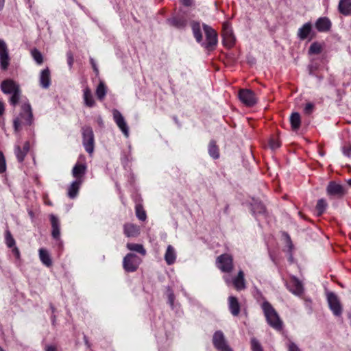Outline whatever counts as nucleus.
I'll return each mask as SVG.
<instances>
[{
    "label": "nucleus",
    "mask_w": 351,
    "mask_h": 351,
    "mask_svg": "<svg viewBox=\"0 0 351 351\" xmlns=\"http://www.w3.org/2000/svg\"><path fill=\"white\" fill-rule=\"evenodd\" d=\"M10 64V58L6 44L0 40V65L3 70H6Z\"/></svg>",
    "instance_id": "dca6fc26"
},
{
    "label": "nucleus",
    "mask_w": 351,
    "mask_h": 351,
    "mask_svg": "<svg viewBox=\"0 0 351 351\" xmlns=\"http://www.w3.org/2000/svg\"><path fill=\"white\" fill-rule=\"evenodd\" d=\"M20 85L15 81L8 79L2 82L1 88H19Z\"/></svg>",
    "instance_id": "4c0bfd02"
},
{
    "label": "nucleus",
    "mask_w": 351,
    "mask_h": 351,
    "mask_svg": "<svg viewBox=\"0 0 351 351\" xmlns=\"http://www.w3.org/2000/svg\"><path fill=\"white\" fill-rule=\"evenodd\" d=\"M327 298L330 308L334 315L340 316L342 313V306L337 296L333 293H330L328 294Z\"/></svg>",
    "instance_id": "f8f14e48"
},
{
    "label": "nucleus",
    "mask_w": 351,
    "mask_h": 351,
    "mask_svg": "<svg viewBox=\"0 0 351 351\" xmlns=\"http://www.w3.org/2000/svg\"><path fill=\"white\" fill-rule=\"evenodd\" d=\"M322 49L323 46L321 43L318 42H314L311 45L308 52L309 55L319 54Z\"/></svg>",
    "instance_id": "f704fd0d"
},
{
    "label": "nucleus",
    "mask_w": 351,
    "mask_h": 351,
    "mask_svg": "<svg viewBox=\"0 0 351 351\" xmlns=\"http://www.w3.org/2000/svg\"><path fill=\"white\" fill-rule=\"evenodd\" d=\"M313 109H314V105L312 103H307L305 105L304 111L305 114H310L313 112Z\"/></svg>",
    "instance_id": "c03bdc74"
},
{
    "label": "nucleus",
    "mask_w": 351,
    "mask_h": 351,
    "mask_svg": "<svg viewBox=\"0 0 351 351\" xmlns=\"http://www.w3.org/2000/svg\"><path fill=\"white\" fill-rule=\"evenodd\" d=\"M123 232L127 237H137L141 232L140 227L132 223H126L123 226Z\"/></svg>",
    "instance_id": "a211bd4d"
},
{
    "label": "nucleus",
    "mask_w": 351,
    "mask_h": 351,
    "mask_svg": "<svg viewBox=\"0 0 351 351\" xmlns=\"http://www.w3.org/2000/svg\"><path fill=\"white\" fill-rule=\"evenodd\" d=\"M82 135V144L85 150L92 156L95 149V136L92 128L84 125L81 129Z\"/></svg>",
    "instance_id": "7ed1b4c3"
},
{
    "label": "nucleus",
    "mask_w": 351,
    "mask_h": 351,
    "mask_svg": "<svg viewBox=\"0 0 351 351\" xmlns=\"http://www.w3.org/2000/svg\"><path fill=\"white\" fill-rule=\"evenodd\" d=\"M269 145L271 149H275L280 146V142L277 136H273L269 141Z\"/></svg>",
    "instance_id": "ea45409f"
},
{
    "label": "nucleus",
    "mask_w": 351,
    "mask_h": 351,
    "mask_svg": "<svg viewBox=\"0 0 351 351\" xmlns=\"http://www.w3.org/2000/svg\"><path fill=\"white\" fill-rule=\"evenodd\" d=\"M66 57H67L68 64L71 67L72 66V64H73V53L71 51H68L67 53H66Z\"/></svg>",
    "instance_id": "09e8293b"
},
{
    "label": "nucleus",
    "mask_w": 351,
    "mask_h": 351,
    "mask_svg": "<svg viewBox=\"0 0 351 351\" xmlns=\"http://www.w3.org/2000/svg\"><path fill=\"white\" fill-rule=\"evenodd\" d=\"M6 162L4 154L0 151V173L2 174L6 171Z\"/></svg>",
    "instance_id": "a19ab883"
},
{
    "label": "nucleus",
    "mask_w": 351,
    "mask_h": 351,
    "mask_svg": "<svg viewBox=\"0 0 351 351\" xmlns=\"http://www.w3.org/2000/svg\"><path fill=\"white\" fill-rule=\"evenodd\" d=\"M126 247L129 250L136 252L143 256L146 255L147 252L142 244L128 243Z\"/></svg>",
    "instance_id": "c756f323"
},
{
    "label": "nucleus",
    "mask_w": 351,
    "mask_h": 351,
    "mask_svg": "<svg viewBox=\"0 0 351 351\" xmlns=\"http://www.w3.org/2000/svg\"><path fill=\"white\" fill-rule=\"evenodd\" d=\"M90 63L92 64V66L93 68L94 71L96 73V74H98L99 70H98V69L97 67V65H96V64L95 62V60H93V58H90Z\"/></svg>",
    "instance_id": "603ef678"
},
{
    "label": "nucleus",
    "mask_w": 351,
    "mask_h": 351,
    "mask_svg": "<svg viewBox=\"0 0 351 351\" xmlns=\"http://www.w3.org/2000/svg\"><path fill=\"white\" fill-rule=\"evenodd\" d=\"M223 279L228 286L232 285L237 291H241L245 288L244 272L242 270H240L237 276L232 278H230L228 276H225Z\"/></svg>",
    "instance_id": "6e6552de"
},
{
    "label": "nucleus",
    "mask_w": 351,
    "mask_h": 351,
    "mask_svg": "<svg viewBox=\"0 0 351 351\" xmlns=\"http://www.w3.org/2000/svg\"><path fill=\"white\" fill-rule=\"evenodd\" d=\"M203 29L205 32L206 43L202 45L208 50H213L217 43V34L210 26L204 24Z\"/></svg>",
    "instance_id": "0eeeda50"
},
{
    "label": "nucleus",
    "mask_w": 351,
    "mask_h": 351,
    "mask_svg": "<svg viewBox=\"0 0 351 351\" xmlns=\"http://www.w3.org/2000/svg\"><path fill=\"white\" fill-rule=\"evenodd\" d=\"M265 316L267 323L275 330L280 331L283 328V322L276 310L267 302H265Z\"/></svg>",
    "instance_id": "f03ea898"
},
{
    "label": "nucleus",
    "mask_w": 351,
    "mask_h": 351,
    "mask_svg": "<svg viewBox=\"0 0 351 351\" xmlns=\"http://www.w3.org/2000/svg\"><path fill=\"white\" fill-rule=\"evenodd\" d=\"M0 351H4L1 346H0Z\"/></svg>",
    "instance_id": "e2e57ef3"
},
{
    "label": "nucleus",
    "mask_w": 351,
    "mask_h": 351,
    "mask_svg": "<svg viewBox=\"0 0 351 351\" xmlns=\"http://www.w3.org/2000/svg\"><path fill=\"white\" fill-rule=\"evenodd\" d=\"M216 266L222 272L230 273L234 269L233 258L229 254H223L216 259Z\"/></svg>",
    "instance_id": "423d86ee"
},
{
    "label": "nucleus",
    "mask_w": 351,
    "mask_h": 351,
    "mask_svg": "<svg viewBox=\"0 0 351 351\" xmlns=\"http://www.w3.org/2000/svg\"><path fill=\"white\" fill-rule=\"evenodd\" d=\"M291 126L293 130H298L301 125V117L298 112H293L290 117Z\"/></svg>",
    "instance_id": "cd10ccee"
},
{
    "label": "nucleus",
    "mask_w": 351,
    "mask_h": 351,
    "mask_svg": "<svg viewBox=\"0 0 351 351\" xmlns=\"http://www.w3.org/2000/svg\"><path fill=\"white\" fill-rule=\"evenodd\" d=\"M5 113V105L4 104L0 101V117L3 115Z\"/></svg>",
    "instance_id": "864d4df0"
},
{
    "label": "nucleus",
    "mask_w": 351,
    "mask_h": 351,
    "mask_svg": "<svg viewBox=\"0 0 351 351\" xmlns=\"http://www.w3.org/2000/svg\"><path fill=\"white\" fill-rule=\"evenodd\" d=\"M208 153L214 159H217L219 157V149L217 145L216 141L214 140H211L209 143Z\"/></svg>",
    "instance_id": "c85d7f7f"
},
{
    "label": "nucleus",
    "mask_w": 351,
    "mask_h": 351,
    "mask_svg": "<svg viewBox=\"0 0 351 351\" xmlns=\"http://www.w3.org/2000/svg\"><path fill=\"white\" fill-rule=\"evenodd\" d=\"M326 207L327 203L326 200H324V199H319L316 205V211L317 212V215H322L326 210Z\"/></svg>",
    "instance_id": "e433bc0d"
},
{
    "label": "nucleus",
    "mask_w": 351,
    "mask_h": 351,
    "mask_svg": "<svg viewBox=\"0 0 351 351\" xmlns=\"http://www.w3.org/2000/svg\"><path fill=\"white\" fill-rule=\"evenodd\" d=\"M82 183V180H75L70 185L68 189V195L70 198L73 199L77 196Z\"/></svg>",
    "instance_id": "bb28decb"
},
{
    "label": "nucleus",
    "mask_w": 351,
    "mask_h": 351,
    "mask_svg": "<svg viewBox=\"0 0 351 351\" xmlns=\"http://www.w3.org/2000/svg\"><path fill=\"white\" fill-rule=\"evenodd\" d=\"M315 27L319 32H328L331 27V23L328 18L321 17L317 20Z\"/></svg>",
    "instance_id": "aec40b11"
},
{
    "label": "nucleus",
    "mask_w": 351,
    "mask_h": 351,
    "mask_svg": "<svg viewBox=\"0 0 351 351\" xmlns=\"http://www.w3.org/2000/svg\"><path fill=\"white\" fill-rule=\"evenodd\" d=\"M169 23L176 28H184L186 25V21L183 18H172L168 20Z\"/></svg>",
    "instance_id": "2f4dec72"
},
{
    "label": "nucleus",
    "mask_w": 351,
    "mask_h": 351,
    "mask_svg": "<svg viewBox=\"0 0 351 351\" xmlns=\"http://www.w3.org/2000/svg\"><path fill=\"white\" fill-rule=\"evenodd\" d=\"M136 215L141 221H145L147 219L146 212L142 204H138L135 206Z\"/></svg>",
    "instance_id": "c9c22d12"
},
{
    "label": "nucleus",
    "mask_w": 351,
    "mask_h": 351,
    "mask_svg": "<svg viewBox=\"0 0 351 351\" xmlns=\"http://www.w3.org/2000/svg\"><path fill=\"white\" fill-rule=\"evenodd\" d=\"M142 262V259L133 253H128L123 258V267L128 273L136 271Z\"/></svg>",
    "instance_id": "39448f33"
},
{
    "label": "nucleus",
    "mask_w": 351,
    "mask_h": 351,
    "mask_svg": "<svg viewBox=\"0 0 351 351\" xmlns=\"http://www.w3.org/2000/svg\"><path fill=\"white\" fill-rule=\"evenodd\" d=\"M39 257L41 262L47 267H49L52 265L51 256L47 250L40 248L39 250Z\"/></svg>",
    "instance_id": "393cba45"
},
{
    "label": "nucleus",
    "mask_w": 351,
    "mask_h": 351,
    "mask_svg": "<svg viewBox=\"0 0 351 351\" xmlns=\"http://www.w3.org/2000/svg\"><path fill=\"white\" fill-rule=\"evenodd\" d=\"M288 351H301L299 347L291 340H289L286 343Z\"/></svg>",
    "instance_id": "37998d69"
},
{
    "label": "nucleus",
    "mask_w": 351,
    "mask_h": 351,
    "mask_svg": "<svg viewBox=\"0 0 351 351\" xmlns=\"http://www.w3.org/2000/svg\"><path fill=\"white\" fill-rule=\"evenodd\" d=\"M343 154L347 156H350L351 155V147H343Z\"/></svg>",
    "instance_id": "3c124183"
},
{
    "label": "nucleus",
    "mask_w": 351,
    "mask_h": 351,
    "mask_svg": "<svg viewBox=\"0 0 351 351\" xmlns=\"http://www.w3.org/2000/svg\"><path fill=\"white\" fill-rule=\"evenodd\" d=\"M339 12L345 16L351 14V0H340L338 5Z\"/></svg>",
    "instance_id": "5701e85b"
},
{
    "label": "nucleus",
    "mask_w": 351,
    "mask_h": 351,
    "mask_svg": "<svg viewBox=\"0 0 351 351\" xmlns=\"http://www.w3.org/2000/svg\"><path fill=\"white\" fill-rule=\"evenodd\" d=\"M84 99L86 106L89 108L93 107L95 104L93 94L91 92L90 89H85L84 93Z\"/></svg>",
    "instance_id": "7c9ffc66"
},
{
    "label": "nucleus",
    "mask_w": 351,
    "mask_h": 351,
    "mask_svg": "<svg viewBox=\"0 0 351 351\" xmlns=\"http://www.w3.org/2000/svg\"><path fill=\"white\" fill-rule=\"evenodd\" d=\"M213 343L218 351H226L230 348L221 331H217L215 332L213 337Z\"/></svg>",
    "instance_id": "9d476101"
},
{
    "label": "nucleus",
    "mask_w": 351,
    "mask_h": 351,
    "mask_svg": "<svg viewBox=\"0 0 351 351\" xmlns=\"http://www.w3.org/2000/svg\"><path fill=\"white\" fill-rule=\"evenodd\" d=\"M55 318H56V315H53V322H54L55 321Z\"/></svg>",
    "instance_id": "680f3d73"
},
{
    "label": "nucleus",
    "mask_w": 351,
    "mask_h": 351,
    "mask_svg": "<svg viewBox=\"0 0 351 351\" xmlns=\"http://www.w3.org/2000/svg\"><path fill=\"white\" fill-rule=\"evenodd\" d=\"M45 350V351H59L58 346L55 344L47 345Z\"/></svg>",
    "instance_id": "de8ad7c7"
},
{
    "label": "nucleus",
    "mask_w": 351,
    "mask_h": 351,
    "mask_svg": "<svg viewBox=\"0 0 351 351\" xmlns=\"http://www.w3.org/2000/svg\"><path fill=\"white\" fill-rule=\"evenodd\" d=\"M113 119L119 128L128 137L129 136V128L123 116L118 110H113Z\"/></svg>",
    "instance_id": "ddd939ff"
},
{
    "label": "nucleus",
    "mask_w": 351,
    "mask_h": 351,
    "mask_svg": "<svg viewBox=\"0 0 351 351\" xmlns=\"http://www.w3.org/2000/svg\"><path fill=\"white\" fill-rule=\"evenodd\" d=\"M50 221L51 224L52 231L51 235L52 237L56 239L58 242V245L60 247L62 246V241L60 240V223L58 218L54 215H50Z\"/></svg>",
    "instance_id": "9b49d317"
},
{
    "label": "nucleus",
    "mask_w": 351,
    "mask_h": 351,
    "mask_svg": "<svg viewBox=\"0 0 351 351\" xmlns=\"http://www.w3.org/2000/svg\"><path fill=\"white\" fill-rule=\"evenodd\" d=\"M261 306L263 308V303L261 304Z\"/></svg>",
    "instance_id": "338daca9"
},
{
    "label": "nucleus",
    "mask_w": 351,
    "mask_h": 351,
    "mask_svg": "<svg viewBox=\"0 0 351 351\" xmlns=\"http://www.w3.org/2000/svg\"><path fill=\"white\" fill-rule=\"evenodd\" d=\"M250 343L252 351H262V346L256 338H252Z\"/></svg>",
    "instance_id": "79ce46f5"
},
{
    "label": "nucleus",
    "mask_w": 351,
    "mask_h": 351,
    "mask_svg": "<svg viewBox=\"0 0 351 351\" xmlns=\"http://www.w3.org/2000/svg\"><path fill=\"white\" fill-rule=\"evenodd\" d=\"M47 204H48V205H51V203H49V201H47Z\"/></svg>",
    "instance_id": "69168bd1"
},
{
    "label": "nucleus",
    "mask_w": 351,
    "mask_h": 351,
    "mask_svg": "<svg viewBox=\"0 0 351 351\" xmlns=\"http://www.w3.org/2000/svg\"><path fill=\"white\" fill-rule=\"evenodd\" d=\"M96 95L99 100H102L106 95V89H96Z\"/></svg>",
    "instance_id": "49530a36"
},
{
    "label": "nucleus",
    "mask_w": 351,
    "mask_h": 351,
    "mask_svg": "<svg viewBox=\"0 0 351 351\" xmlns=\"http://www.w3.org/2000/svg\"><path fill=\"white\" fill-rule=\"evenodd\" d=\"M97 88H105L104 84L103 82H100Z\"/></svg>",
    "instance_id": "4d7b16f0"
},
{
    "label": "nucleus",
    "mask_w": 351,
    "mask_h": 351,
    "mask_svg": "<svg viewBox=\"0 0 351 351\" xmlns=\"http://www.w3.org/2000/svg\"><path fill=\"white\" fill-rule=\"evenodd\" d=\"M327 194L329 196H333L340 198L344 195L346 191L343 186L335 182H330L326 189Z\"/></svg>",
    "instance_id": "4468645a"
},
{
    "label": "nucleus",
    "mask_w": 351,
    "mask_h": 351,
    "mask_svg": "<svg viewBox=\"0 0 351 351\" xmlns=\"http://www.w3.org/2000/svg\"><path fill=\"white\" fill-rule=\"evenodd\" d=\"M31 53L34 60L36 62L37 64H41L43 63V55L37 49H32Z\"/></svg>",
    "instance_id": "58836bf2"
},
{
    "label": "nucleus",
    "mask_w": 351,
    "mask_h": 351,
    "mask_svg": "<svg viewBox=\"0 0 351 351\" xmlns=\"http://www.w3.org/2000/svg\"><path fill=\"white\" fill-rule=\"evenodd\" d=\"M47 204H48V205H51V203H49V201H47Z\"/></svg>",
    "instance_id": "0e129e2a"
},
{
    "label": "nucleus",
    "mask_w": 351,
    "mask_h": 351,
    "mask_svg": "<svg viewBox=\"0 0 351 351\" xmlns=\"http://www.w3.org/2000/svg\"><path fill=\"white\" fill-rule=\"evenodd\" d=\"M182 3L186 6H189L191 5V0H182Z\"/></svg>",
    "instance_id": "5fc2aeb1"
},
{
    "label": "nucleus",
    "mask_w": 351,
    "mask_h": 351,
    "mask_svg": "<svg viewBox=\"0 0 351 351\" xmlns=\"http://www.w3.org/2000/svg\"><path fill=\"white\" fill-rule=\"evenodd\" d=\"M239 101L246 107H253L258 101L256 94L252 89H239Z\"/></svg>",
    "instance_id": "20e7f679"
},
{
    "label": "nucleus",
    "mask_w": 351,
    "mask_h": 351,
    "mask_svg": "<svg viewBox=\"0 0 351 351\" xmlns=\"http://www.w3.org/2000/svg\"><path fill=\"white\" fill-rule=\"evenodd\" d=\"M176 259V254L173 247L171 245L167 246L165 254V260L167 265H173Z\"/></svg>",
    "instance_id": "b1692460"
},
{
    "label": "nucleus",
    "mask_w": 351,
    "mask_h": 351,
    "mask_svg": "<svg viewBox=\"0 0 351 351\" xmlns=\"http://www.w3.org/2000/svg\"><path fill=\"white\" fill-rule=\"evenodd\" d=\"M222 36L226 44L232 45L234 43V37L230 25L227 23H223L222 29Z\"/></svg>",
    "instance_id": "6ab92c4d"
},
{
    "label": "nucleus",
    "mask_w": 351,
    "mask_h": 351,
    "mask_svg": "<svg viewBox=\"0 0 351 351\" xmlns=\"http://www.w3.org/2000/svg\"><path fill=\"white\" fill-rule=\"evenodd\" d=\"M192 30L193 35L198 43L202 40V35L200 29V24L197 22L192 23Z\"/></svg>",
    "instance_id": "473e14b6"
},
{
    "label": "nucleus",
    "mask_w": 351,
    "mask_h": 351,
    "mask_svg": "<svg viewBox=\"0 0 351 351\" xmlns=\"http://www.w3.org/2000/svg\"><path fill=\"white\" fill-rule=\"evenodd\" d=\"M174 300H175V295H174L173 293H172V292L169 293L168 301L171 306H173Z\"/></svg>",
    "instance_id": "8fccbe9b"
},
{
    "label": "nucleus",
    "mask_w": 351,
    "mask_h": 351,
    "mask_svg": "<svg viewBox=\"0 0 351 351\" xmlns=\"http://www.w3.org/2000/svg\"><path fill=\"white\" fill-rule=\"evenodd\" d=\"M312 32V25L311 23L304 24L298 32V36L300 40L306 39Z\"/></svg>",
    "instance_id": "412c9836"
},
{
    "label": "nucleus",
    "mask_w": 351,
    "mask_h": 351,
    "mask_svg": "<svg viewBox=\"0 0 351 351\" xmlns=\"http://www.w3.org/2000/svg\"><path fill=\"white\" fill-rule=\"evenodd\" d=\"M348 183L350 186H351V179H350L348 181Z\"/></svg>",
    "instance_id": "bf43d9fd"
},
{
    "label": "nucleus",
    "mask_w": 351,
    "mask_h": 351,
    "mask_svg": "<svg viewBox=\"0 0 351 351\" xmlns=\"http://www.w3.org/2000/svg\"><path fill=\"white\" fill-rule=\"evenodd\" d=\"M5 243L8 248L16 245V241L8 228L5 231Z\"/></svg>",
    "instance_id": "72a5a7b5"
},
{
    "label": "nucleus",
    "mask_w": 351,
    "mask_h": 351,
    "mask_svg": "<svg viewBox=\"0 0 351 351\" xmlns=\"http://www.w3.org/2000/svg\"><path fill=\"white\" fill-rule=\"evenodd\" d=\"M87 166L85 162V157L81 155L77 163L73 168L72 174L76 180H82L86 174Z\"/></svg>",
    "instance_id": "1a4fd4ad"
},
{
    "label": "nucleus",
    "mask_w": 351,
    "mask_h": 351,
    "mask_svg": "<svg viewBox=\"0 0 351 351\" xmlns=\"http://www.w3.org/2000/svg\"><path fill=\"white\" fill-rule=\"evenodd\" d=\"M51 311H52V313H54V312L56 311L55 308L52 305H51Z\"/></svg>",
    "instance_id": "13d9d810"
},
{
    "label": "nucleus",
    "mask_w": 351,
    "mask_h": 351,
    "mask_svg": "<svg viewBox=\"0 0 351 351\" xmlns=\"http://www.w3.org/2000/svg\"><path fill=\"white\" fill-rule=\"evenodd\" d=\"M287 286L289 291L295 295H301L304 292L302 282L295 276L290 278L289 280L287 282Z\"/></svg>",
    "instance_id": "2eb2a0df"
},
{
    "label": "nucleus",
    "mask_w": 351,
    "mask_h": 351,
    "mask_svg": "<svg viewBox=\"0 0 351 351\" xmlns=\"http://www.w3.org/2000/svg\"><path fill=\"white\" fill-rule=\"evenodd\" d=\"M5 0H0V11L3 8Z\"/></svg>",
    "instance_id": "6e6d98bb"
},
{
    "label": "nucleus",
    "mask_w": 351,
    "mask_h": 351,
    "mask_svg": "<svg viewBox=\"0 0 351 351\" xmlns=\"http://www.w3.org/2000/svg\"><path fill=\"white\" fill-rule=\"evenodd\" d=\"M3 93L9 95V102L15 107L21 104V112L14 119L13 126L16 132H20L23 126L31 125L33 123V114L31 106L25 96L22 95L21 89H2Z\"/></svg>",
    "instance_id": "f257e3e1"
},
{
    "label": "nucleus",
    "mask_w": 351,
    "mask_h": 351,
    "mask_svg": "<svg viewBox=\"0 0 351 351\" xmlns=\"http://www.w3.org/2000/svg\"><path fill=\"white\" fill-rule=\"evenodd\" d=\"M228 209V206H227L226 207L225 212H227Z\"/></svg>",
    "instance_id": "052dcab7"
},
{
    "label": "nucleus",
    "mask_w": 351,
    "mask_h": 351,
    "mask_svg": "<svg viewBox=\"0 0 351 351\" xmlns=\"http://www.w3.org/2000/svg\"><path fill=\"white\" fill-rule=\"evenodd\" d=\"M30 149V143L27 141L24 143L23 147L20 145H16L14 149V153L17 160L19 162H23L25 160V156L28 154Z\"/></svg>",
    "instance_id": "f3484780"
},
{
    "label": "nucleus",
    "mask_w": 351,
    "mask_h": 351,
    "mask_svg": "<svg viewBox=\"0 0 351 351\" xmlns=\"http://www.w3.org/2000/svg\"><path fill=\"white\" fill-rule=\"evenodd\" d=\"M229 308L234 316H237L240 313V304L237 298L234 296L228 298Z\"/></svg>",
    "instance_id": "4be33fe9"
},
{
    "label": "nucleus",
    "mask_w": 351,
    "mask_h": 351,
    "mask_svg": "<svg viewBox=\"0 0 351 351\" xmlns=\"http://www.w3.org/2000/svg\"><path fill=\"white\" fill-rule=\"evenodd\" d=\"M12 250V253L13 256L15 257L16 260H20L21 258V253L19 248L15 245L10 248Z\"/></svg>",
    "instance_id": "a18cd8bd"
},
{
    "label": "nucleus",
    "mask_w": 351,
    "mask_h": 351,
    "mask_svg": "<svg viewBox=\"0 0 351 351\" xmlns=\"http://www.w3.org/2000/svg\"><path fill=\"white\" fill-rule=\"evenodd\" d=\"M51 77L50 71L48 68L43 70L40 75V85L44 88H47L50 85Z\"/></svg>",
    "instance_id": "a878e982"
}]
</instances>
